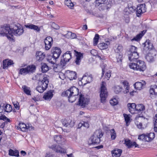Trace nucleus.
<instances>
[{
  "label": "nucleus",
  "mask_w": 157,
  "mask_h": 157,
  "mask_svg": "<svg viewBox=\"0 0 157 157\" xmlns=\"http://www.w3.org/2000/svg\"><path fill=\"white\" fill-rule=\"evenodd\" d=\"M68 35H71V39H74L77 36L76 34L74 33H72L71 32H68Z\"/></svg>",
  "instance_id": "obj_60"
},
{
  "label": "nucleus",
  "mask_w": 157,
  "mask_h": 157,
  "mask_svg": "<svg viewBox=\"0 0 157 157\" xmlns=\"http://www.w3.org/2000/svg\"><path fill=\"white\" fill-rule=\"evenodd\" d=\"M0 120H3L4 121H7V122H10V120L5 115H2L0 116Z\"/></svg>",
  "instance_id": "obj_54"
},
{
  "label": "nucleus",
  "mask_w": 157,
  "mask_h": 157,
  "mask_svg": "<svg viewBox=\"0 0 157 157\" xmlns=\"http://www.w3.org/2000/svg\"><path fill=\"white\" fill-rule=\"evenodd\" d=\"M128 59L130 61H137L139 58V53L138 52L129 53L128 54Z\"/></svg>",
  "instance_id": "obj_19"
},
{
  "label": "nucleus",
  "mask_w": 157,
  "mask_h": 157,
  "mask_svg": "<svg viewBox=\"0 0 157 157\" xmlns=\"http://www.w3.org/2000/svg\"><path fill=\"white\" fill-rule=\"evenodd\" d=\"M79 94V90L75 86L71 87L69 89L63 92L62 95L63 97H67L68 101L70 102L73 103L76 100V97Z\"/></svg>",
  "instance_id": "obj_1"
},
{
  "label": "nucleus",
  "mask_w": 157,
  "mask_h": 157,
  "mask_svg": "<svg viewBox=\"0 0 157 157\" xmlns=\"http://www.w3.org/2000/svg\"><path fill=\"white\" fill-rule=\"evenodd\" d=\"M75 54L76 56V59L75 62L77 65H79L81 61V59L83 58V53L74 50Z\"/></svg>",
  "instance_id": "obj_15"
},
{
  "label": "nucleus",
  "mask_w": 157,
  "mask_h": 157,
  "mask_svg": "<svg viewBox=\"0 0 157 157\" xmlns=\"http://www.w3.org/2000/svg\"><path fill=\"white\" fill-rule=\"evenodd\" d=\"M25 26L26 28L33 30L36 32H40V27L32 24L28 23L27 25H25Z\"/></svg>",
  "instance_id": "obj_16"
},
{
  "label": "nucleus",
  "mask_w": 157,
  "mask_h": 157,
  "mask_svg": "<svg viewBox=\"0 0 157 157\" xmlns=\"http://www.w3.org/2000/svg\"><path fill=\"white\" fill-rule=\"evenodd\" d=\"M10 33L16 36L21 35L24 32L22 26L18 23H14L11 25Z\"/></svg>",
  "instance_id": "obj_3"
},
{
  "label": "nucleus",
  "mask_w": 157,
  "mask_h": 157,
  "mask_svg": "<svg viewBox=\"0 0 157 157\" xmlns=\"http://www.w3.org/2000/svg\"><path fill=\"white\" fill-rule=\"evenodd\" d=\"M122 56L123 55L122 54H117L116 57V62L121 63L122 60Z\"/></svg>",
  "instance_id": "obj_44"
},
{
  "label": "nucleus",
  "mask_w": 157,
  "mask_h": 157,
  "mask_svg": "<svg viewBox=\"0 0 157 157\" xmlns=\"http://www.w3.org/2000/svg\"><path fill=\"white\" fill-rule=\"evenodd\" d=\"M45 57V54L41 51H37L36 54V59L40 62L43 60Z\"/></svg>",
  "instance_id": "obj_17"
},
{
  "label": "nucleus",
  "mask_w": 157,
  "mask_h": 157,
  "mask_svg": "<svg viewBox=\"0 0 157 157\" xmlns=\"http://www.w3.org/2000/svg\"><path fill=\"white\" fill-rule=\"evenodd\" d=\"M39 86H37L36 87V90L38 92L40 93H43L44 90H45L47 88V86H46V87H44V88L43 86H42L40 85L39 84Z\"/></svg>",
  "instance_id": "obj_41"
},
{
  "label": "nucleus",
  "mask_w": 157,
  "mask_h": 157,
  "mask_svg": "<svg viewBox=\"0 0 157 157\" xmlns=\"http://www.w3.org/2000/svg\"><path fill=\"white\" fill-rule=\"evenodd\" d=\"M69 76L70 79L72 80L73 79H75L77 78V74L75 72L71 71L70 72Z\"/></svg>",
  "instance_id": "obj_43"
},
{
  "label": "nucleus",
  "mask_w": 157,
  "mask_h": 157,
  "mask_svg": "<svg viewBox=\"0 0 157 157\" xmlns=\"http://www.w3.org/2000/svg\"><path fill=\"white\" fill-rule=\"evenodd\" d=\"M136 9V15L140 17L142 13L146 12V5L145 4H139L137 6Z\"/></svg>",
  "instance_id": "obj_10"
},
{
  "label": "nucleus",
  "mask_w": 157,
  "mask_h": 157,
  "mask_svg": "<svg viewBox=\"0 0 157 157\" xmlns=\"http://www.w3.org/2000/svg\"><path fill=\"white\" fill-rule=\"evenodd\" d=\"M103 135L104 133L101 131H96L90 137L88 142L89 144L94 145L99 144L101 141L100 139Z\"/></svg>",
  "instance_id": "obj_2"
},
{
  "label": "nucleus",
  "mask_w": 157,
  "mask_h": 157,
  "mask_svg": "<svg viewBox=\"0 0 157 157\" xmlns=\"http://www.w3.org/2000/svg\"><path fill=\"white\" fill-rule=\"evenodd\" d=\"M90 53L93 56H96L98 54L97 51L95 49H92L90 51Z\"/></svg>",
  "instance_id": "obj_62"
},
{
  "label": "nucleus",
  "mask_w": 157,
  "mask_h": 157,
  "mask_svg": "<svg viewBox=\"0 0 157 157\" xmlns=\"http://www.w3.org/2000/svg\"><path fill=\"white\" fill-rule=\"evenodd\" d=\"M10 65V60L7 59L3 60L2 67L4 69H7Z\"/></svg>",
  "instance_id": "obj_36"
},
{
  "label": "nucleus",
  "mask_w": 157,
  "mask_h": 157,
  "mask_svg": "<svg viewBox=\"0 0 157 157\" xmlns=\"http://www.w3.org/2000/svg\"><path fill=\"white\" fill-rule=\"evenodd\" d=\"M146 83L145 81H142V82H136L134 84V86L135 89L140 90L145 86Z\"/></svg>",
  "instance_id": "obj_20"
},
{
  "label": "nucleus",
  "mask_w": 157,
  "mask_h": 157,
  "mask_svg": "<svg viewBox=\"0 0 157 157\" xmlns=\"http://www.w3.org/2000/svg\"><path fill=\"white\" fill-rule=\"evenodd\" d=\"M54 92V90H52L48 91L44 95L43 98L46 100L50 101L53 96Z\"/></svg>",
  "instance_id": "obj_18"
},
{
  "label": "nucleus",
  "mask_w": 157,
  "mask_h": 157,
  "mask_svg": "<svg viewBox=\"0 0 157 157\" xmlns=\"http://www.w3.org/2000/svg\"><path fill=\"white\" fill-rule=\"evenodd\" d=\"M136 63H132L129 64V66L131 69L134 70L143 71L145 70L146 66L145 62L143 61L137 60Z\"/></svg>",
  "instance_id": "obj_4"
},
{
  "label": "nucleus",
  "mask_w": 157,
  "mask_h": 157,
  "mask_svg": "<svg viewBox=\"0 0 157 157\" xmlns=\"http://www.w3.org/2000/svg\"><path fill=\"white\" fill-rule=\"evenodd\" d=\"M26 68L28 74H33L35 72L36 68L35 65L32 64L28 66Z\"/></svg>",
  "instance_id": "obj_26"
},
{
  "label": "nucleus",
  "mask_w": 157,
  "mask_h": 157,
  "mask_svg": "<svg viewBox=\"0 0 157 157\" xmlns=\"http://www.w3.org/2000/svg\"><path fill=\"white\" fill-rule=\"evenodd\" d=\"M80 125H81V126H83L86 128H88L89 127V124L88 123L86 122H83V123H79V126Z\"/></svg>",
  "instance_id": "obj_57"
},
{
  "label": "nucleus",
  "mask_w": 157,
  "mask_h": 157,
  "mask_svg": "<svg viewBox=\"0 0 157 157\" xmlns=\"http://www.w3.org/2000/svg\"><path fill=\"white\" fill-rule=\"evenodd\" d=\"M93 81L92 76L90 75L87 76V79L86 80L87 83H89Z\"/></svg>",
  "instance_id": "obj_58"
},
{
  "label": "nucleus",
  "mask_w": 157,
  "mask_h": 157,
  "mask_svg": "<svg viewBox=\"0 0 157 157\" xmlns=\"http://www.w3.org/2000/svg\"><path fill=\"white\" fill-rule=\"evenodd\" d=\"M136 126L139 129L142 130L144 129V128L142 127L143 124L141 123H137L136 124Z\"/></svg>",
  "instance_id": "obj_63"
},
{
  "label": "nucleus",
  "mask_w": 157,
  "mask_h": 157,
  "mask_svg": "<svg viewBox=\"0 0 157 157\" xmlns=\"http://www.w3.org/2000/svg\"><path fill=\"white\" fill-rule=\"evenodd\" d=\"M63 137L61 135H56L54 136V140L57 143L60 144L62 140Z\"/></svg>",
  "instance_id": "obj_31"
},
{
  "label": "nucleus",
  "mask_w": 157,
  "mask_h": 157,
  "mask_svg": "<svg viewBox=\"0 0 157 157\" xmlns=\"http://www.w3.org/2000/svg\"><path fill=\"white\" fill-rule=\"evenodd\" d=\"M46 50H49L51 47L53 43L52 38L50 36L46 37L44 41Z\"/></svg>",
  "instance_id": "obj_12"
},
{
  "label": "nucleus",
  "mask_w": 157,
  "mask_h": 157,
  "mask_svg": "<svg viewBox=\"0 0 157 157\" xmlns=\"http://www.w3.org/2000/svg\"><path fill=\"white\" fill-rule=\"evenodd\" d=\"M102 84L100 87V97L101 98V101L102 103H105L108 94L106 87L104 84V82H102Z\"/></svg>",
  "instance_id": "obj_7"
},
{
  "label": "nucleus",
  "mask_w": 157,
  "mask_h": 157,
  "mask_svg": "<svg viewBox=\"0 0 157 157\" xmlns=\"http://www.w3.org/2000/svg\"><path fill=\"white\" fill-rule=\"evenodd\" d=\"M22 88L25 94L28 95H31V90L30 88L25 85H24L22 86Z\"/></svg>",
  "instance_id": "obj_35"
},
{
  "label": "nucleus",
  "mask_w": 157,
  "mask_h": 157,
  "mask_svg": "<svg viewBox=\"0 0 157 157\" xmlns=\"http://www.w3.org/2000/svg\"><path fill=\"white\" fill-rule=\"evenodd\" d=\"M113 90L115 93L118 94L122 91V88L119 86H114Z\"/></svg>",
  "instance_id": "obj_38"
},
{
  "label": "nucleus",
  "mask_w": 157,
  "mask_h": 157,
  "mask_svg": "<svg viewBox=\"0 0 157 157\" xmlns=\"http://www.w3.org/2000/svg\"><path fill=\"white\" fill-rule=\"evenodd\" d=\"M122 152L121 149L117 148H115L111 151L113 157H120Z\"/></svg>",
  "instance_id": "obj_22"
},
{
  "label": "nucleus",
  "mask_w": 157,
  "mask_h": 157,
  "mask_svg": "<svg viewBox=\"0 0 157 157\" xmlns=\"http://www.w3.org/2000/svg\"><path fill=\"white\" fill-rule=\"evenodd\" d=\"M145 33V32L144 31H141L140 33L138 34L136 36L132 39L131 41L132 42L134 41L138 42L140 41Z\"/></svg>",
  "instance_id": "obj_24"
},
{
  "label": "nucleus",
  "mask_w": 157,
  "mask_h": 157,
  "mask_svg": "<svg viewBox=\"0 0 157 157\" xmlns=\"http://www.w3.org/2000/svg\"><path fill=\"white\" fill-rule=\"evenodd\" d=\"M39 84L42 86L46 87L47 86V88L48 86V85L49 83V79L45 75L44 76L42 80H39Z\"/></svg>",
  "instance_id": "obj_21"
},
{
  "label": "nucleus",
  "mask_w": 157,
  "mask_h": 157,
  "mask_svg": "<svg viewBox=\"0 0 157 157\" xmlns=\"http://www.w3.org/2000/svg\"><path fill=\"white\" fill-rule=\"evenodd\" d=\"M149 91L150 96L151 95L157 96L156 95V92H155V88H154V87H153V85H151L150 86Z\"/></svg>",
  "instance_id": "obj_42"
},
{
  "label": "nucleus",
  "mask_w": 157,
  "mask_h": 157,
  "mask_svg": "<svg viewBox=\"0 0 157 157\" xmlns=\"http://www.w3.org/2000/svg\"><path fill=\"white\" fill-rule=\"evenodd\" d=\"M89 101V99L85 98L84 95L80 94L79 95V98L78 101V105L81 106H85Z\"/></svg>",
  "instance_id": "obj_13"
},
{
  "label": "nucleus",
  "mask_w": 157,
  "mask_h": 157,
  "mask_svg": "<svg viewBox=\"0 0 157 157\" xmlns=\"http://www.w3.org/2000/svg\"><path fill=\"white\" fill-rule=\"evenodd\" d=\"M10 25L5 24L0 27V36H6L8 39H10Z\"/></svg>",
  "instance_id": "obj_8"
},
{
  "label": "nucleus",
  "mask_w": 157,
  "mask_h": 157,
  "mask_svg": "<svg viewBox=\"0 0 157 157\" xmlns=\"http://www.w3.org/2000/svg\"><path fill=\"white\" fill-rule=\"evenodd\" d=\"M71 54L70 51H67L61 57L60 63L61 66H65L67 63L72 58Z\"/></svg>",
  "instance_id": "obj_6"
},
{
  "label": "nucleus",
  "mask_w": 157,
  "mask_h": 157,
  "mask_svg": "<svg viewBox=\"0 0 157 157\" xmlns=\"http://www.w3.org/2000/svg\"><path fill=\"white\" fill-rule=\"evenodd\" d=\"M155 137V134L154 132H150L146 134V142L151 141Z\"/></svg>",
  "instance_id": "obj_25"
},
{
  "label": "nucleus",
  "mask_w": 157,
  "mask_h": 157,
  "mask_svg": "<svg viewBox=\"0 0 157 157\" xmlns=\"http://www.w3.org/2000/svg\"><path fill=\"white\" fill-rule=\"evenodd\" d=\"M67 117L66 118L63 119L62 120V124L65 127H67L68 126V124H67Z\"/></svg>",
  "instance_id": "obj_55"
},
{
  "label": "nucleus",
  "mask_w": 157,
  "mask_h": 157,
  "mask_svg": "<svg viewBox=\"0 0 157 157\" xmlns=\"http://www.w3.org/2000/svg\"><path fill=\"white\" fill-rule=\"evenodd\" d=\"M99 49L101 50H104L107 49L108 47V44L105 43H99L98 46Z\"/></svg>",
  "instance_id": "obj_33"
},
{
  "label": "nucleus",
  "mask_w": 157,
  "mask_h": 157,
  "mask_svg": "<svg viewBox=\"0 0 157 157\" xmlns=\"http://www.w3.org/2000/svg\"><path fill=\"white\" fill-rule=\"evenodd\" d=\"M144 48L143 49V53L147 52L148 50H151L154 48L152 43L149 40H147L146 41L142 44Z\"/></svg>",
  "instance_id": "obj_9"
},
{
  "label": "nucleus",
  "mask_w": 157,
  "mask_h": 157,
  "mask_svg": "<svg viewBox=\"0 0 157 157\" xmlns=\"http://www.w3.org/2000/svg\"><path fill=\"white\" fill-rule=\"evenodd\" d=\"M123 115L124 117L125 121L126 124H127L130 121V117L128 115L126 114H124Z\"/></svg>",
  "instance_id": "obj_53"
},
{
  "label": "nucleus",
  "mask_w": 157,
  "mask_h": 157,
  "mask_svg": "<svg viewBox=\"0 0 157 157\" xmlns=\"http://www.w3.org/2000/svg\"><path fill=\"white\" fill-rule=\"evenodd\" d=\"M65 4L68 7L71 8L74 6V4L71 2V0L65 2Z\"/></svg>",
  "instance_id": "obj_52"
},
{
  "label": "nucleus",
  "mask_w": 157,
  "mask_h": 157,
  "mask_svg": "<svg viewBox=\"0 0 157 157\" xmlns=\"http://www.w3.org/2000/svg\"><path fill=\"white\" fill-rule=\"evenodd\" d=\"M27 125L24 123H19V126L17 127L18 129L23 132H26L27 130Z\"/></svg>",
  "instance_id": "obj_28"
},
{
  "label": "nucleus",
  "mask_w": 157,
  "mask_h": 157,
  "mask_svg": "<svg viewBox=\"0 0 157 157\" xmlns=\"http://www.w3.org/2000/svg\"><path fill=\"white\" fill-rule=\"evenodd\" d=\"M10 156L18 157L19 156V152L18 150H14L10 149Z\"/></svg>",
  "instance_id": "obj_37"
},
{
  "label": "nucleus",
  "mask_w": 157,
  "mask_h": 157,
  "mask_svg": "<svg viewBox=\"0 0 157 157\" xmlns=\"http://www.w3.org/2000/svg\"><path fill=\"white\" fill-rule=\"evenodd\" d=\"M111 71L109 70L108 72H106L105 73V77L106 78H107V80H109V78L111 76Z\"/></svg>",
  "instance_id": "obj_61"
},
{
  "label": "nucleus",
  "mask_w": 157,
  "mask_h": 157,
  "mask_svg": "<svg viewBox=\"0 0 157 157\" xmlns=\"http://www.w3.org/2000/svg\"><path fill=\"white\" fill-rule=\"evenodd\" d=\"M57 59H56L52 55L48 56L47 59V61L52 64L56 63L57 61Z\"/></svg>",
  "instance_id": "obj_27"
},
{
  "label": "nucleus",
  "mask_w": 157,
  "mask_h": 157,
  "mask_svg": "<svg viewBox=\"0 0 157 157\" xmlns=\"http://www.w3.org/2000/svg\"><path fill=\"white\" fill-rule=\"evenodd\" d=\"M127 106L128 107V110L131 114L136 113V105L134 103H129L128 104Z\"/></svg>",
  "instance_id": "obj_23"
},
{
  "label": "nucleus",
  "mask_w": 157,
  "mask_h": 157,
  "mask_svg": "<svg viewBox=\"0 0 157 157\" xmlns=\"http://www.w3.org/2000/svg\"><path fill=\"white\" fill-rule=\"evenodd\" d=\"M125 89V90L123 91V92L125 94H127L129 92V90L130 88L129 85L124 86Z\"/></svg>",
  "instance_id": "obj_59"
},
{
  "label": "nucleus",
  "mask_w": 157,
  "mask_h": 157,
  "mask_svg": "<svg viewBox=\"0 0 157 157\" xmlns=\"http://www.w3.org/2000/svg\"><path fill=\"white\" fill-rule=\"evenodd\" d=\"M67 124H68V126L70 127H72L74 125V122L69 117H67Z\"/></svg>",
  "instance_id": "obj_49"
},
{
  "label": "nucleus",
  "mask_w": 157,
  "mask_h": 157,
  "mask_svg": "<svg viewBox=\"0 0 157 157\" xmlns=\"http://www.w3.org/2000/svg\"><path fill=\"white\" fill-rule=\"evenodd\" d=\"M138 139L140 140L146 142V134H143L139 135L138 136Z\"/></svg>",
  "instance_id": "obj_51"
},
{
  "label": "nucleus",
  "mask_w": 157,
  "mask_h": 157,
  "mask_svg": "<svg viewBox=\"0 0 157 157\" xmlns=\"http://www.w3.org/2000/svg\"><path fill=\"white\" fill-rule=\"evenodd\" d=\"M45 157H54V155L51 153H46Z\"/></svg>",
  "instance_id": "obj_64"
},
{
  "label": "nucleus",
  "mask_w": 157,
  "mask_h": 157,
  "mask_svg": "<svg viewBox=\"0 0 157 157\" xmlns=\"http://www.w3.org/2000/svg\"><path fill=\"white\" fill-rule=\"evenodd\" d=\"M136 111H137V113H140L141 111L145 109V106L142 104H139L136 105Z\"/></svg>",
  "instance_id": "obj_29"
},
{
  "label": "nucleus",
  "mask_w": 157,
  "mask_h": 157,
  "mask_svg": "<svg viewBox=\"0 0 157 157\" xmlns=\"http://www.w3.org/2000/svg\"><path fill=\"white\" fill-rule=\"evenodd\" d=\"M51 52L52 55L57 59L59 57L62 51L59 48L53 47L52 48Z\"/></svg>",
  "instance_id": "obj_11"
},
{
  "label": "nucleus",
  "mask_w": 157,
  "mask_h": 157,
  "mask_svg": "<svg viewBox=\"0 0 157 157\" xmlns=\"http://www.w3.org/2000/svg\"><path fill=\"white\" fill-rule=\"evenodd\" d=\"M96 6L100 7L99 9L100 10H108L111 8L112 6V2L108 0H96L95 1Z\"/></svg>",
  "instance_id": "obj_5"
},
{
  "label": "nucleus",
  "mask_w": 157,
  "mask_h": 157,
  "mask_svg": "<svg viewBox=\"0 0 157 157\" xmlns=\"http://www.w3.org/2000/svg\"><path fill=\"white\" fill-rule=\"evenodd\" d=\"M137 48L135 46L132 45L130 48L129 51V53H134L135 52H137Z\"/></svg>",
  "instance_id": "obj_50"
},
{
  "label": "nucleus",
  "mask_w": 157,
  "mask_h": 157,
  "mask_svg": "<svg viewBox=\"0 0 157 157\" xmlns=\"http://www.w3.org/2000/svg\"><path fill=\"white\" fill-rule=\"evenodd\" d=\"M41 72L43 73H46L49 70L48 66L45 63L41 64Z\"/></svg>",
  "instance_id": "obj_30"
},
{
  "label": "nucleus",
  "mask_w": 157,
  "mask_h": 157,
  "mask_svg": "<svg viewBox=\"0 0 157 157\" xmlns=\"http://www.w3.org/2000/svg\"><path fill=\"white\" fill-rule=\"evenodd\" d=\"M123 50V47L121 45H118L117 48L115 49L114 51L117 54H120V53Z\"/></svg>",
  "instance_id": "obj_47"
},
{
  "label": "nucleus",
  "mask_w": 157,
  "mask_h": 157,
  "mask_svg": "<svg viewBox=\"0 0 157 157\" xmlns=\"http://www.w3.org/2000/svg\"><path fill=\"white\" fill-rule=\"evenodd\" d=\"M57 145H53L51 146V148H52L53 150L57 152H60L61 153H66V151L64 149H60L58 150V147H56Z\"/></svg>",
  "instance_id": "obj_32"
},
{
  "label": "nucleus",
  "mask_w": 157,
  "mask_h": 157,
  "mask_svg": "<svg viewBox=\"0 0 157 157\" xmlns=\"http://www.w3.org/2000/svg\"><path fill=\"white\" fill-rule=\"evenodd\" d=\"M153 51L149 52L145 56V59L148 62L151 63L154 61V56H156V54H153Z\"/></svg>",
  "instance_id": "obj_14"
},
{
  "label": "nucleus",
  "mask_w": 157,
  "mask_h": 157,
  "mask_svg": "<svg viewBox=\"0 0 157 157\" xmlns=\"http://www.w3.org/2000/svg\"><path fill=\"white\" fill-rule=\"evenodd\" d=\"M51 27L53 29H59V26L57 24L54 22H53L52 23Z\"/></svg>",
  "instance_id": "obj_56"
},
{
  "label": "nucleus",
  "mask_w": 157,
  "mask_h": 157,
  "mask_svg": "<svg viewBox=\"0 0 157 157\" xmlns=\"http://www.w3.org/2000/svg\"><path fill=\"white\" fill-rule=\"evenodd\" d=\"M128 8L129 10L132 13H133L136 11V7L132 5V2H130L128 4Z\"/></svg>",
  "instance_id": "obj_34"
},
{
  "label": "nucleus",
  "mask_w": 157,
  "mask_h": 157,
  "mask_svg": "<svg viewBox=\"0 0 157 157\" xmlns=\"http://www.w3.org/2000/svg\"><path fill=\"white\" fill-rule=\"evenodd\" d=\"M8 106H9L8 108H10V105L6 104L5 106V105L4 104H2L0 105V108H2V109L4 110V111L8 112L9 111L7 109V107Z\"/></svg>",
  "instance_id": "obj_48"
},
{
  "label": "nucleus",
  "mask_w": 157,
  "mask_h": 157,
  "mask_svg": "<svg viewBox=\"0 0 157 157\" xmlns=\"http://www.w3.org/2000/svg\"><path fill=\"white\" fill-rule=\"evenodd\" d=\"M124 144L128 148L133 147V142L131 141L129 139L128 140H124Z\"/></svg>",
  "instance_id": "obj_39"
},
{
  "label": "nucleus",
  "mask_w": 157,
  "mask_h": 157,
  "mask_svg": "<svg viewBox=\"0 0 157 157\" xmlns=\"http://www.w3.org/2000/svg\"><path fill=\"white\" fill-rule=\"evenodd\" d=\"M99 38V35L98 34H96L94 38V45L95 46L97 45L98 43V40Z\"/></svg>",
  "instance_id": "obj_46"
},
{
  "label": "nucleus",
  "mask_w": 157,
  "mask_h": 157,
  "mask_svg": "<svg viewBox=\"0 0 157 157\" xmlns=\"http://www.w3.org/2000/svg\"><path fill=\"white\" fill-rule=\"evenodd\" d=\"M28 74L26 67L20 69L18 72L19 74L23 75H25Z\"/></svg>",
  "instance_id": "obj_40"
},
{
  "label": "nucleus",
  "mask_w": 157,
  "mask_h": 157,
  "mask_svg": "<svg viewBox=\"0 0 157 157\" xmlns=\"http://www.w3.org/2000/svg\"><path fill=\"white\" fill-rule=\"evenodd\" d=\"M111 138L112 140H115L116 137V133L114 129L110 130Z\"/></svg>",
  "instance_id": "obj_45"
}]
</instances>
